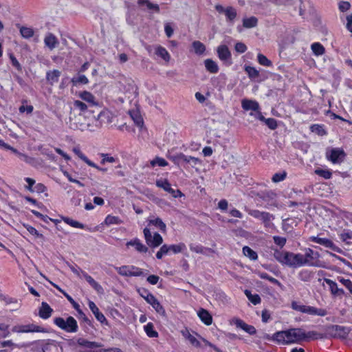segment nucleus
Returning <instances> with one entry per match:
<instances>
[{"instance_id": "obj_39", "label": "nucleus", "mask_w": 352, "mask_h": 352, "mask_svg": "<svg viewBox=\"0 0 352 352\" xmlns=\"http://www.w3.org/2000/svg\"><path fill=\"white\" fill-rule=\"evenodd\" d=\"M258 19L255 16H251L250 18L243 19V25L245 28H252L257 25Z\"/></svg>"}, {"instance_id": "obj_15", "label": "nucleus", "mask_w": 352, "mask_h": 352, "mask_svg": "<svg viewBox=\"0 0 352 352\" xmlns=\"http://www.w3.org/2000/svg\"><path fill=\"white\" fill-rule=\"evenodd\" d=\"M215 9L219 13H223L227 19V21L233 23L234 19L236 17L237 13L234 8L232 6L223 8L221 5H216Z\"/></svg>"}, {"instance_id": "obj_35", "label": "nucleus", "mask_w": 352, "mask_h": 352, "mask_svg": "<svg viewBox=\"0 0 352 352\" xmlns=\"http://www.w3.org/2000/svg\"><path fill=\"white\" fill-rule=\"evenodd\" d=\"M20 34L24 38L28 39L34 36V31L32 28L21 26L19 28Z\"/></svg>"}, {"instance_id": "obj_48", "label": "nucleus", "mask_w": 352, "mask_h": 352, "mask_svg": "<svg viewBox=\"0 0 352 352\" xmlns=\"http://www.w3.org/2000/svg\"><path fill=\"white\" fill-rule=\"evenodd\" d=\"M192 47L195 52L197 54H202L206 50L205 45L199 41H194L192 43Z\"/></svg>"}, {"instance_id": "obj_59", "label": "nucleus", "mask_w": 352, "mask_h": 352, "mask_svg": "<svg viewBox=\"0 0 352 352\" xmlns=\"http://www.w3.org/2000/svg\"><path fill=\"white\" fill-rule=\"evenodd\" d=\"M294 255H295L294 258L296 259L297 267H301V266H305V263H306V262H305V261H304V257H305L304 254H302L300 253H298V254L294 253Z\"/></svg>"}, {"instance_id": "obj_25", "label": "nucleus", "mask_w": 352, "mask_h": 352, "mask_svg": "<svg viewBox=\"0 0 352 352\" xmlns=\"http://www.w3.org/2000/svg\"><path fill=\"white\" fill-rule=\"evenodd\" d=\"M217 54L219 58L223 61H227L231 58V53L228 47L225 45H219L217 47Z\"/></svg>"}, {"instance_id": "obj_10", "label": "nucleus", "mask_w": 352, "mask_h": 352, "mask_svg": "<svg viewBox=\"0 0 352 352\" xmlns=\"http://www.w3.org/2000/svg\"><path fill=\"white\" fill-rule=\"evenodd\" d=\"M287 331V344L295 342H300L304 340L305 331L300 328L289 329Z\"/></svg>"}, {"instance_id": "obj_20", "label": "nucleus", "mask_w": 352, "mask_h": 352, "mask_svg": "<svg viewBox=\"0 0 352 352\" xmlns=\"http://www.w3.org/2000/svg\"><path fill=\"white\" fill-rule=\"evenodd\" d=\"M101 124H109L112 122V113L107 109H102L98 113L97 116H94Z\"/></svg>"}, {"instance_id": "obj_4", "label": "nucleus", "mask_w": 352, "mask_h": 352, "mask_svg": "<svg viewBox=\"0 0 352 352\" xmlns=\"http://www.w3.org/2000/svg\"><path fill=\"white\" fill-rule=\"evenodd\" d=\"M292 308L296 311L309 315L324 316L327 314V311L324 309H318L314 307L301 305L294 301L292 302Z\"/></svg>"}, {"instance_id": "obj_30", "label": "nucleus", "mask_w": 352, "mask_h": 352, "mask_svg": "<svg viewBox=\"0 0 352 352\" xmlns=\"http://www.w3.org/2000/svg\"><path fill=\"white\" fill-rule=\"evenodd\" d=\"M74 108L78 109L79 111L83 113L85 111H89L92 113L96 112V109L90 107V106H89L87 104L78 100H76L74 102Z\"/></svg>"}, {"instance_id": "obj_29", "label": "nucleus", "mask_w": 352, "mask_h": 352, "mask_svg": "<svg viewBox=\"0 0 352 352\" xmlns=\"http://www.w3.org/2000/svg\"><path fill=\"white\" fill-rule=\"evenodd\" d=\"M324 281L329 286L332 294L341 296L344 294V289L338 288L337 283L333 280L329 278H324Z\"/></svg>"}, {"instance_id": "obj_49", "label": "nucleus", "mask_w": 352, "mask_h": 352, "mask_svg": "<svg viewBox=\"0 0 352 352\" xmlns=\"http://www.w3.org/2000/svg\"><path fill=\"white\" fill-rule=\"evenodd\" d=\"M310 130L311 132L315 133L318 135L322 136L327 134L326 131L322 125L313 124L310 126Z\"/></svg>"}, {"instance_id": "obj_33", "label": "nucleus", "mask_w": 352, "mask_h": 352, "mask_svg": "<svg viewBox=\"0 0 352 352\" xmlns=\"http://www.w3.org/2000/svg\"><path fill=\"white\" fill-rule=\"evenodd\" d=\"M155 226L157 228H159L162 232H165L166 230V224L162 221V220L157 217L155 219H148V226Z\"/></svg>"}, {"instance_id": "obj_37", "label": "nucleus", "mask_w": 352, "mask_h": 352, "mask_svg": "<svg viewBox=\"0 0 352 352\" xmlns=\"http://www.w3.org/2000/svg\"><path fill=\"white\" fill-rule=\"evenodd\" d=\"M138 4L140 6H146L148 10H152L157 13L160 12L159 6L150 2L149 0H138Z\"/></svg>"}, {"instance_id": "obj_56", "label": "nucleus", "mask_w": 352, "mask_h": 352, "mask_svg": "<svg viewBox=\"0 0 352 352\" xmlns=\"http://www.w3.org/2000/svg\"><path fill=\"white\" fill-rule=\"evenodd\" d=\"M287 173L285 171H283L282 173H276L273 175L272 180L273 182L277 183L283 181L285 179Z\"/></svg>"}, {"instance_id": "obj_22", "label": "nucleus", "mask_w": 352, "mask_h": 352, "mask_svg": "<svg viewBox=\"0 0 352 352\" xmlns=\"http://www.w3.org/2000/svg\"><path fill=\"white\" fill-rule=\"evenodd\" d=\"M234 322L236 327L243 329L250 335H254L256 333V330L254 326L246 324L241 319H235Z\"/></svg>"}, {"instance_id": "obj_53", "label": "nucleus", "mask_w": 352, "mask_h": 352, "mask_svg": "<svg viewBox=\"0 0 352 352\" xmlns=\"http://www.w3.org/2000/svg\"><path fill=\"white\" fill-rule=\"evenodd\" d=\"M185 248H186V245L184 243H179L177 245H168L169 252H172L174 254L181 252Z\"/></svg>"}, {"instance_id": "obj_16", "label": "nucleus", "mask_w": 352, "mask_h": 352, "mask_svg": "<svg viewBox=\"0 0 352 352\" xmlns=\"http://www.w3.org/2000/svg\"><path fill=\"white\" fill-rule=\"evenodd\" d=\"M257 197L267 203L268 205L277 206L276 194L272 190H264L257 193Z\"/></svg>"}, {"instance_id": "obj_5", "label": "nucleus", "mask_w": 352, "mask_h": 352, "mask_svg": "<svg viewBox=\"0 0 352 352\" xmlns=\"http://www.w3.org/2000/svg\"><path fill=\"white\" fill-rule=\"evenodd\" d=\"M304 256V261L306 262L305 265L317 267H323L319 260L320 254L318 252H315L311 248H307L305 250Z\"/></svg>"}, {"instance_id": "obj_21", "label": "nucleus", "mask_w": 352, "mask_h": 352, "mask_svg": "<svg viewBox=\"0 0 352 352\" xmlns=\"http://www.w3.org/2000/svg\"><path fill=\"white\" fill-rule=\"evenodd\" d=\"M89 307L95 316L96 318L102 324H107V319L104 314L99 311L96 305L91 300L88 302Z\"/></svg>"}, {"instance_id": "obj_58", "label": "nucleus", "mask_w": 352, "mask_h": 352, "mask_svg": "<svg viewBox=\"0 0 352 352\" xmlns=\"http://www.w3.org/2000/svg\"><path fill=\"white\" fill-rule=\"evenodd\" d=\"M9 57L12 63V65L18 71L21 72L22 70V67L21 64L19 63L16 57L13 54H10Z\"/></svg>"}, {"instance_id": "obj_40", "label": "nucleus", "mask_w": 352, "mask_h": 352, "mask_svg": "<svg viewBox=\"0 0 352 352\" xmlns=\"http://www.w3.org/2000/svg\"><path fill=\"white\" fill-rule=\"evenodd\" d=\"M324 338H325V336H324V334L317 332V331H309L307 333L305 332L304 340H307V339H312V340L323 339Z\"/></svg>"}, {"instance_id": "obj_50", "label": "nucleus", "mask_w": 352, "mask_h": 352, "mask_svg": "<svg viewBox=\"0 0 352 352\" xmlns=\"http://www.w3.org/2000/svg\"><path fill=\"white\" fill-rule=\"evenodd\" d=\"M104 223L106 225L108 226L113 224L118 225L122 223V221L120 220V218L118 217L108 215L104 220Z\"/></svg>"}, {"instance_id": "obj_18", "label": "nucleus", "mask_w": 352, "mask_h": 352, "mask_svg": "<svg viewBox=\"0 0 352 352\" xmlns=\"http://www.w3.org/2000/svg\"><path fill=\"white\" fill-rule=\"evenodd\" d=\"M80 98L87 102V104L90 106V107L93 109H101L99 105L98 102L96 101L95 96L91 94L90 92L84 91L79 94Z\"/></svg>"}, {"instance_id": "obj_14", "label": "nucleus", "mask_w": 352, "mask_h": 352, "mask_svg": "<svg viewBox=\"0 0 352 352\" xmlns=\"http://www.w3.org/2000/svg\"><path fill=\"white\" fill-rule=\"evenodd\" d=\"M156 186L159 188H163L165 191L171 194L175 197H180L183 196V193L178 189L175 190L171 188L170 184L166 179H158L156 181Z\"/></svg>"}, {"instance_id": "obj_2", "label": "nucleus", "mask_w": 352, "mask_h": 352, "mask_svg": "<svg viewBox=\"0 0 352 352\" xmlns=\"http://www.w3.org/2000/svg\"><path fill=\"white\" fill-rule=\"evenodd\" d=\"M54 323L60 329L68 333H76L78 330L77 321L72 316L67 317L66 320L61 317L55 318Z\"/></svg>"}, {"instance_id": "obj_11", "label": "nucleus", "mask_w": 352, "mask_h": 352, "mask_svg": "<svg viewBox=\"0 0 352 352\" xmlns=\"http://www.w3.org/2000/svg\"><path fill=\"white\" fill-rule=\"evenodd\" d=\"M76 344L81 352H91L92 350L100 348L102 346L99 342L89 341L82 338L76 340Z\"/></svg>"}, {"instance_id": "obj_62", "label": "nucleus", "mask_w": 352, "mask_h": 352, "mask_svg": "<svg viewBox=\"0 0 352 352\" xmlns=\"http://www.w3.org/2000/svg\"><path fill=\"white\" fill-rule=\"evenodd\" d=\"M265 123L272 130H274L277 127V122L274 118H267Z\"/></svg>"}, {"instance_id": "obj_43", "label": "nucleus", "mask_w": 352, "mask_h": 352, "mask_svg": "<svg viewBox=\"0 0 352 352\" xmlns=\"http://www.w3.org/2000/svg\"><path fill=\"white\" fill-rule=\"evenodd\" d=\"M74 153L80 158L83 162H85L89 166H94V163L89 160L80 151V149L78 147H74L73 148Z\"/></svg>"}, {"instance_id": "obj_57", "label": "nucleus", "mask_w": 352, "mask_h": 352, "mask_svg": "<svg viewBox=\"0 0 352 352\" xmlns=\"http://www.w3.org/2000/svg\"><path fill=\"white\" fill-rule=\"evenodd\" d=\"M316 175L322 177L324 179H330L331 177L332 173L328 170L323 169H316L315 170Z\"/></svg>"}, {"instance_id": "obj_6", "label": "nucleus", "mask_w": 352, "mask_h": 352, "mask_svg": "<svg viewBox=\"0 0 352 352\" xmlns=\"http://www.w3.org/2000/svg\"><path fill=\"white\" fill-rule=\"evenodd\" d=\"M116 272L123 276H141L144 275L142 269L134 265H123L115 267Z\"/></svg>"}, {"instance_id": "obj_36", "label": "nucleus", "mask_w": 352, "mask_h": 352, "mask_svg": "<svg viewBox=\"0 0 352 352\" xmlns=\"http://www.w3.org/2000/svg\"><path fill=\"white\" fill-rule=\"evenodd\" d=\"M63 221L66 223L67 224L69 225L72 227L77 228H81L84 229L85 228V226L79 221H77L76 220H74L69 217H61Z\"/></svg>"}, {"instance_id": "obj_19", "label": "nucleus", "mask_w": 352, "mask_h": 352, "mask_svg": "<svg viewBox=\"0 0 352 352\" xmlns=\"http://www.w3.org/2000/svg\"><path fill=\"white\" fill-rule=\"evenodd\" d=\"M287 331H280L276 332L272 336L268 334L264 336V338L267 340H273L278 344H287Z\"/></svg>"}, {"instance_id": "obj_64", "label": "nucleus", "mask_w": 352, "mask_h": 352, "mask_svg": "<svg viewBox=\"0 0 352 352\" xmlns=\"http://www.w3.org/2000/svg\"><path fill=\"white\" fill-rule=\"evenodd\" d=\"M25 227L31 234L35 235L38 238H43V235L40 234L34 227L29 225L25 226Z\"/></svg>"}, {"instance_id": "obj_54", "label": "nucleus", "mask_w": 352, "mask_h": 352, "mask_svg": "<svg viewBox=\"0 0 352 352\" xmlns=\"http://www.w3.org/2000/svg\"><path fill=\"white\" fill-rule=\"evenodd\" d=\"M131 116L138 126L142 127L143 126V119L138 112L131 113Z\"/></svg>"}, {"instance_id": "obj_28", "label": "nucleus", "mask_w": 352, "mask_h": 352, "mask_svg": "<svg viewBox=\"0 0 352 352\" xmlns=\"http://www.w3.org/2000/svg\"><path fill=\"white\" fill-rule=\"evenodd\" d=\"M126 245L135 247V250L141 253H146L148 251V248L137 238L127 242Z\"/></svg>"}, {"instance_id": "obj_52", "label": "nucleus", "mask_w": 352, "mask_h": 352, "mask_svg": "<svg viewBox=\"0 0 352 352\" xmlns=\"http://www.w3.org/2000/svg\"><path fill=\"white\" fill-rule=\"evenodd\" d=\"M258 62L260 65L270 67L272 65V63L270 60L265 55L262 54H258L257 56Z\"/></svg>"}, {"instance_id": "obj_31", "label": "nucleus", "mask_w": 352, "mask_h": 352, "mask_svg": "<svg viewBox=\"0 0 352 352\" xmlns=\"http://www.w3.org/2000/svg\"><path fill=\"white\" fill-rule=\"evenodd\" d=\"M198 316L200 320L206 325H210L212 322V318L210 313L204 309H201L198 312Z\"/></svg>"}, {"instance_id": "obj_9", "label": "nucleus", "mask_w": 352, "mask_h": 352, "mask_svg": "<svg viewBox=\"0 0 352 352\" xmlns=\"http://www.w3.org/2000/svg\"><path fill=\"white\" fill-rule=\"evenodd\" d=\"M351 329L340 325H330L327 329L328 333L333 338L344 339L347 337Z\"/></svg>"}, {"instance_id": "obj_34", "label": "nucleus", "mask_w": 352, "mask_h": 352, "mask_svg": "<svg viewBox=\"0 0 352 352\" xmlns=\"http://www.w3.org/2000/svg\"><path fill=\"white\" fill-rule=\"evenodd\" d=\"M205 67L206 69L212 74H216L219 71V67L217 64L212 59H206L204 61Z\"/></svg>"}, {"instance_id": "obj_46", "label": "nucleus", "mask_w": 352, "mask_h": 352, "mask_svg": "<svg viewBox=\"0 0 352 352\" xmlns=\"http://www.w3.org/2000/svg\"><path fill=\"white\" fill-rule=\"evenodd\" d=\"M144 330L147 336L150 338H157L158 336V333L154 330L153 324L151 322L144 326Z\"/></svg>"}, {"instance_id": "obj_24", "label": "nucleus", "mask_w": 352, "mask_h": 352, "mask_svg": "<svg viewBox=\"0 0 352 352\" xmlns=\"http://www.w3.org/2000/svg\"><path fill=\"white\" fill-rule=\"evenodd\" d=\"M52 312L53 309L47 302H43L41 303V307H40L38 311V316L40 318L46 320L52 316Z\"/></svg>"}, {"instance_id": "obj_61", "label": "nucleus", "mask_w": 352, "mask_h": 352, "mask_svg": "<svg viewBox=\"0 0 352 352\" xmlns=\"http://www.w3.org/2000/svg\"><path fill=\"white\" fill-rule=\"evenodd\" d=\"M338 280L352 293V282L349 279H345L343 277H338Z\"/></svg>"}, {"instance_id": "obj_42", "label": "nucleus", "mask_w": 352, "mask_h": 352, "mask_svg": "<svg viewBox=\"0 0 352 352\" xmlns=\"http://www.w3.org/2000/svg\"><path fill=\"white\" fill-rule=\"evenodd\" d=\"M244 293L248 300L254 305H257L261 302V299L258 294H252L251 292L248 289H245Z\"/></svg>"}, {"instance_id": "obj_47", "label": "nucleus", "mask_w": 352, "mask_h": 352, "mask_svg": "<svg viewBox=\"0 0 352 352\" xmlns=\"http://www.w3.org/2000/svg\"><path fill=\"white\" fill-rule=\"evenodd\" d=\"M181 157L184 162L191 164L192 166H195L201 163L200 160L197 157L187 155H181Z\"/></svg>"}, {"instance_id": "obj_45", "label": "nucleus", "mask_w": 352, "mask_h": 352, "mask_svg": "<svg viewBox=\"0 0 352 352\" xmlns=\"http://www.w3.org/2000/svg\"><path fill=\"white\" fill-rule=\"evenodd\" d=\"M243 253L245 256L249 257L251 260L253 261L256 260L258 258L256 252L248 246H245L243 248Z\"/></svg>"}, {"instance_id": "obj_13", "label": "nucleus", "mask_w": 352, "mask_h": 352, "mask_svg": "<svg viewBox=\"0 0 352 352\" xmlns=\"http://www.w3.org/2000/svg\"><path fill=\"white\" fill-rule=\"evenodd\" d=\"M326 155L327 158L333 164H340L344 160L345 153L342 149L335 148L327 151Z\"/></svg>"}, {"instance_id": "obj_63", "label": "nucleus", "mask_w": 352, "mask_h": 352, "mask_svg": "<svg viewBox=\"0 0 352 352\" xmlns=\"http://www.w3.org/2000/svg\"><path fill=\"white\" fill-rule=\"evenodd\" d=\"M187 339L190 342V344L195 347H200L201 344L200 342L192 335L188 333Z\"/></svg>"}, {"instance_id": "obj_7", "label": "nucleus", "mask_w": 352, "mask_h": 352, "mask_svg": "<svg viewBox=\"0 0 352 352\" xmlns=\"http://www.w3.org/2000/svg\"><path fill=\"white\" fill-rule=\"evenodd\" d=\"M12 331L16 333L48 332L47 329L33 323L14 326L12 327Z\"/></svg>"}, {"instance_id": "obj_32", "label": "nucleus", "mask_w": 352, "mask_h": 352, "mask_svg": "<svg viewBox=\"0 0 352 352\" xmlns=\"http://www.w3.org/2000/svg\"><path fill=\"white\" fill-rule=\"evenodd\" d=\"M60 74V72L58 69L49 71L46 74V79L52 85L58 81Z\"/></svg>"}, {"instance_id": "obj_17", "label": "nucleus", "mask_w": 352, "mask_h": 352, "mask_svg": "<svg viewBox=\"0 0 352 352\" xmlns=\"http://www.w3.org/2000/svg\"><path fill=\"white\" fill-rule=\"evenodd\" d=\"M310 239L311 241L322 245L326 248H330L335 252H341V250L338 246H336L330 239L326 238H320L318 236H311Z\"/></svg>"}, {"instance_id": "obj_12", "label": "nucleus", "mask_w": 352, "mask_h": 352, "mask_svg": "<svg viewBox=\"0 0 352 352\" xmlns=\"http://www.w3.org/2000/svg\"><path fill=\"white\" fill-rule=\"evenodd\" d=\"M248 214L256 219H261L266 227L270 226L271 221L274 219V216L270 213L258 210H249Z\"/></svg>"}, {"instance_id": "obj_8", "label": "nucleus", "mask_w": 352, "mask_h": 352, "mask_svg": "<svg viewBox=\"0 0 352 352\" xmlns=\"http://www.w3.org/2000/svg\"><path fill=\"white\" fill-rule=\"evenodd\" d=\"M143 232L146 243L149 247L157 248L163 243V239L159 233L155 232L152 236L150 229L148 228H145Z\"/></svg>"}, {"instance_id": "obj_23", "label": "nucleus", "mask_w": 352, "mask_h": 352, "mask_svg": "<svg viewBox=\"0 0 352 352\" xmlns=\"http://www.w3.org/2000/svg\"><path fill=\"white\" fill-rule=\"evenodd\" d=\"M84 278L89 283V284L98 293L102 294L104 290L102 287L96 282L90 275L84 271H81Z\"/></svg>"}, {"instance_id": "obj_60", "label": "nucleus", "mask_w": 352, "mask_h": 352, "mask_svg": "<svg viewBox=\"0 0 352 352\" xmlns=\"http://www.w3.org/2000/svg\"><path fill=\"white\" fill-rule=\"evenodd\" d=\"M274 242L278 245L280 248L285 246L287 239L285 237H281L278 236H273Z\"/></svg>"}, {"instance_id": "obj_27", "label": "nucleus", "mask_w": 352, "mask_h": 352, "mask_svg": "<svg viewBox=\"0 0 352 352\" xmlns=\"http://www.w3.org/2000/svg\"><path fill=\"white\" fill-rule=\"evenodd\" d=\"M241 105L242 108L246 111L252 110L256 112L258 110H259V104L254 100L244 99L241 102Z\"/></svg>"}, {"instance_id": "obj_41", "label": "nucleus", "mask_w": 352, "mask_h": 352, "mask_svg": "<svg viewBox=\"0 0 352 352\" xmlns=\"http://www.w3.org/2000/svg\"><path fill=\"white\" fill-rule=\"evenodd\" d=\"M74 86L78 85H87L89 82L88 78L85 75H79L78 76L73 77L71 80Z\"/></svg>"}, {"instance_id": "obj_51", "label": "nucleus", "mask_w": 352, "mask_h": 352, "mask_svg": "<svg viewBox=\"0 0 352 352\" xmlns=\"http://www.w3.org/2000/svg\"><path fill=\"white\" fill-rule=\"evenodd\" d=\"M245 71L248 74L249 77L251 78H256L259 76L258 71L253 67L245 66Z\"/></svg>"}, {"instance_id": "obj_26", "label": "nucleus", "mask_w": 352, "mask_h": 352, "mask_svg": "<svg viewBox=\"0 0 352 352\" xmlns=\"http://www.w3.org/2000/svg\"><path fill=\"white\" fill-rule=\"evenodd\" d=\"M44 43L46 47L50 50L54 49L58 45V41L56 37L52 33H48L45 38Z\"/></svg>"}, {"instance_id": "obj_44", "label": "nucleus", "mask_w": 352, "mask_h": 352, "mask_svg": "<svg viewBox=\"0 0 352 352\" xmlns=\"http://www.w3.org/2000/svg\"><path fill=\"white\" fill-rule=\"evenodd\" d=\"M311 47L314 54L316 56L322 55L325 52L324 47L320 43H313Z\"/></svg>"}, {"instance_id": "obj_55", "label": "nucleus", "mask_w": 352, "mask_h": 352, "mask_svg": "<svg viewBox=\"0 0 352 352\" xmlns=\"http://www.w3.org/2000/svg\"><path fill=\"white\" fill-rule=\"evenodd\" d=\"M156 165H158L159 166H166L168 165V162L162 157H156L151 161V166L154 167Z\"/></svg>"}, {"instance_id": "obj_3", "label": "nucleus", "mask_w": 352, "mask_h": 352, "mask_svg": "<svg viewBox=\"0 0 352 352\" xmlns=\"http://www.w3.org/2000/svg\"><path fill=\"white\" fill-rule=\"evenodd\" d=\"M139 294L160 315H165V310L161 305L157 299L145 288H140L138 289Z\"/></svg>"}, {"instance_id": "obj_1", "label": "nucleus", "mask_w": 352, "mask_h": 352, "mask_svg": "<svg viewBox=\"0 0 352 352\" xmlns=\"http://www.w3.org/2000/svg\"><path fill=\"white\" fill-rule=\"evenodd\" d=\"M273 256L278 262L283 265L292 268L297 267L294 252L274 249Z\"/></svg>"}, {"instance_id": "obj_38", "label": "nucleus", "mask_w": 352, "mask_h": 352, "mask_svg": "<svg viewBox=\"0 0 352 352\" xmlns=\"http://www.w3.org/2000/svg\"><path fill=\"white\" fill-rule=\"evenodd\" d=\"M155 54L166 62H168L170 58V54L168 52V51L162 46H158L156 48Z\"/></svg>"}]
</instances>
